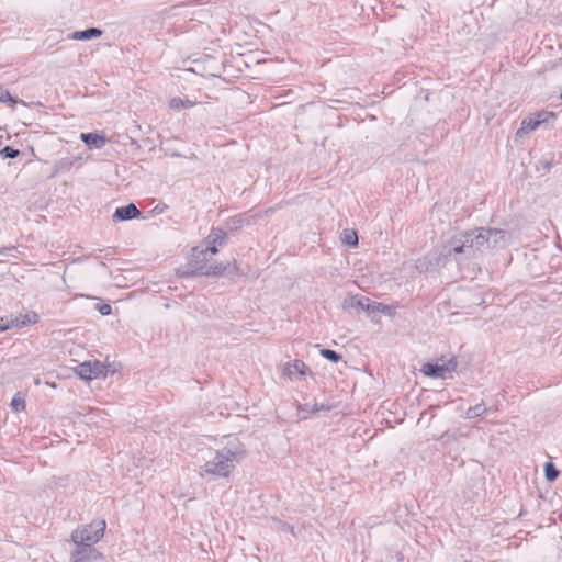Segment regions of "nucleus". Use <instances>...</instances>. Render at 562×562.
<instances>
[{
  "mask_svg": "<svg viewBox=\"0 0 562 562\" xmlns=\"http://www.w3.org/2000/svg\"><path fill=\"white\" fill-rule=\"evenodd\" d=\"M510 234L507 231L490 227H479L454 235L442 247L440 256H459L465 259L476 257L492 249H501L508 245Z\"/></svg>",
  "mask_w": 562,
  "mask_h": 562,
  "instance_id": "nucleus-1",
  "label": "nucleus"
},
{
  "mask_svg": "<svg viewBox=\"0 0 562 562\" xmlns=\"http://www.w3.org/2000/svg\"><path fill=\"white\" fill-rule=\"evenodd\" d=\"M244 457L245 450L237 440H233L225 447L211 452L203 470L211 475L227 477Z\"/></svg>",
  "mask_w": 562,
  "mask_h": 562,
  "instance_id": "nucleus-2",
  "label": "nucleus"
},
{
  "mask_svg": "<svg viewBox=\"0 0 562 562\" xmlns=\"http://www.w3.org/2000/svg\"><path fill=\"white\" fill-rule=\"evenodd\" d=\"M190 267L193 274L207 277L231 274L237 271L235 263L211 261L207 250H203V245L193 248Z\"/></svg>",
  "mask_w": 562,
  "mask_h": 562,
  "instance_id": "nucleus-3",
  "label": "nucleus"
},
{
  "mask_svg": "<svg viewBox=\"0 0 562 562\" xmlns=\"http://www.w3.org/2000/svg\"><path fill=\"white\" fill-rule=\"evenodd\" d=\"M105 521H93L89 525L78 527L71 532V541L75 544H95L104 535Z\"/></svg>",
  "mask_w": 562,
  "mask_h": 562,
  "instance_id": "nucleus-4",
  "label": "nucleus"
},
{
  "mask_svg": "<svg viewBox=\"0 0 562 562\" xmlns=\"http://www.w3.org/2000/svg\"><path fill=\"white\" fill-rule=\"evenodd\" d=\"M307 374L313 375V372L302 360L296 359L292 362H285L281 368V376L290 381Z\"/></svg>",
  "mask_w": 562,
  "mask_h": 562,
  "instance_id": "nucleus-5",
  "label": "nucleus"
},
{
  "mask_svg": "<svg viewBox=\"0 0 562 562\" xmlns=\"http://www.w3.org/2000/svg\"><path fill=\"white\" fill-rule=\"evenodd\" d=\"M457 368V361L454 359H450L443 363H426L423 366V373L432 378H441L445 379L446 374L451 373Z\"/></svg>",
  "mask_w": 562,
  "mask_h": 562,
  "instance_id": "nucleus-6",
  "label": "nucleus"
},
{
  "mask_svg": "<svg viewBox=\"0 0 562 562\" xmlns=\"http://www.w3.org/2000/svg\"><path fill=\"white\" fill-rule=\"evenodd\" d=\"M104 371L105 366L99 361H86L80 363L76 369V372L82 380H92L99 378L100 375L105 376Z\"/></svg>",
  "mask_w": 562,
  "mask_h": 562,
  "instance_id": "nucleus-7",
  "label": "nucleus"
},
{
  "mask_svg": "<svg viewBox=\"0 0 562 562\" xmlns=\"http://www.w3.org/2000/svg\"><path fill=\"white\" fill-rule=\"evenodd\" d=\"M77 548L71 552V562H93L101 560L103 555L98 552L93 546L76 544Z\"/></svg>",
  "mask_w": 562,
  "mask_h": 562,
  "instance_id": "nucleus-8",
  "label": "nucleus"
},
{
  "mask_svg": "<svg viewBox=\"0 0 562 562\" xmlns=\"http://www.w3.org/2000/svg\"><path fill=\"white\" fill-rule=\"evenodd\" d=\"M38 319V316L35 312L26 313L21 317L15 318H0V331H4L11 327L21 328L23 326H29L31 324H35Z\"/></svg>",
  "mask_w": 562,
  "mask_h": 562,
  "instance_id": "nucleus-9",
  "label": "nucleus"
},
{
  "mask_svg": "<svg viewBox=\"0 0 562 562\" xmlns=\"http://www.w3.org/2000/svg\"><path fill=\"white\" fill-rule=\"evenodd\" d=\"M370 306V299L360 295H348L342 301V310L346 312H366Z\"/></svg>",
  "mask_w": 562,
  "mask_h": 562,
  "instance_id": "nucleus-10",
  "label": "nucleus"
},
{
  "mask_svg": "<svg viewBox=\"0 0 562 562\" xmlns=\"http://www.w3.org/2000/svg\"><path fill=\"white\" fill-rule=\"evenodd\" d=\"M330 405L317 404H297V420L307 419L311 415L321 412V411H330Z\"/></svg>",
  "mask_w": 562,
  "mask_h": 562,
  "instance_id": "nucleus-11",
  "label": "nucleus"
},
{
  "mask_svg": "<svg viewBox=\"0 0 562 562\" xmlns=\"http://www.w3.org/2000/svg\"><path fill=\"white\" fill-rule=\"evenodd\" d=\"M140 215V212L134 203H130L125 206L117 207L113 214V221H128L136 218Z\"/></svg>",
  "mask_w": 562,
  "mask_h": 562,
  "instance_id": "nucleus-12",
  "label": "nucleus"
},
{
  "mask_svg": "<svg viewBox=\"0 0 562 562\" xmlns=\"http://www.w3.org/2000/svg\"><path fill=\"white\" fill-rule=\"evenodd\" d=\"M80 138L89 148L94 149L102 148L106 143V138L97 133H81Z\"/></svg>",
  "mask_w": 562,
  "mask_h": 562,
  "instance_id": "nucleus-13",
  "label": "nucleus"
},
{
  "mask_svg": "<svg viewBox=\"0 0 562 562\" xmlns=\"http://www.w3.org/2000/svg\"><path fill=\"white\" fill-rule=\"evenodd\" d=\"M368 307L369 308H367V314L372 319H375V315L380 314V313L387 315V316H392L394 314V308L392 306L384 305L379 302H373L371 300H370V306H368Z\"/></svg>",
  "mask_w": 562,
  "mask_h": 562,
  "instance_id": "nucleus-14",
  "label": "nucleus"
},
{
  "mask_svg": "<svg viewBox=\"0 0 562 562\" xmlns=\"http://www.w3.org/2000/svg\"><path fill=\"white\" fill-rule=\"evenodd\" d=\"M102 35V31L98 27H89L83 31H76L70 35V38L76 41H88L92 38L100 37Z\"/></svg>",
  "mask_w": 562,
  "mask_h": 562,
  "instance_id": "nucleus-15",
  "label": "nucleus"
},
{
  "mask_svg": "<svg viewBox=\"0 0 562 562\" xmlns=\"http://www.w3.org/2000/svg\"><path fill=\"white\" fill-rule=\"evenodd\" d=\"M541 123V120L535 117L525 119L521 126L516 132V137H522L525 134L535 131Z\"/></svg>",
  "mask_w": 562,
  "mask_h": 562,
  "instance_id": "nucleus-16",
  "label": "nucleus"
},
{
  "mask_svg": "<svg viewBox=\"0 0 562 562\" xmlns=\"http://www.w3.org/2000/svg\"><path fill=\"white\" fill-rule=\"evenodd\" d=\"M487 412H488V408L486 407V405L483 402H481L474 406L469 407L464 414V418L473 419V418L484 415Z\"/></svg>",
  "mask_w": 562,
  "mask_h": 562,
  "instance_id": "nucleus-17",
  "label": "nucleus"
},
{
  "mask_svg": "<svg viewBox=\"0 0 562 562\" xmlns=\"http://www.w3.org/2000/svg\"><path fill=\"white\" fill-rule=\"evenodd\" d=\"M206 239L209 244H216L222 246L225 243L226 233L223 229L213 228Z\"/></svg>",
  "mask_w": 562,
  "mask_h": 562,
  "instance_id": "nucleus-18",
  "label": "nucleus"
},
{
  "mask_svg": "<svg viewBox=\"0 0 562 562\" xmlns=\"http://www.w3.org/2000/svg\"><path fill=\"white\" fill-rule=\"evenodd\" d=\"M194 104V102L188 99L172 98L169 102V108L173 111H179L181 109L192 108Z\"/></svg>",
  "mask_w": 562,
  "mask_h": 562,
  "instance_id": "nucleus-19",
  "label": "nucleus"
},
{
  "mask_svg": "<svg viewBox=\"0 0 562 562\" xmlns=\"http://www.w3.org/2000/svg\"><path fill=\"white\" fill-rule=\"evenodd\" d=\"M434 259H438L437 255L434 252V254H429L428 256H426L425 258L423 259H419L417 261V265H416V268L419 272H425V271H428L431 267H434L435 265L432 263V260Z\"/></svg>",
  "mask_w": 562,
  "mask_h": 562,
  "instance_id": "nucleus-20",
  "label": "nucleus"
},
{
  "mask_svg": "<svg viewBox=\"0 0 562 562\" xmlns=\"http://www.w3.org/2000/svg\"><path fill=\"white\" fill-rule=\"evenodd\" d=\"M341 241L345 244V245H348L350 247H355L358 245V236H357V233L355 231H350V229H345L342 233H341Z\"/></svg>",
  "mask_w": 562,
  "mask_h": 562,
  "instance_id": "nucleus-21",
  "label": "nucleus"
},
{
  "mask_svg": "<svg viewBox=\"0 0 562 562\" xmlns=\"http://www.w3.org/2000/svg\"><path fill=\"white\" fill-rule=\"evenodd\" d=\"M72 158H61L55 162V172L67 171L74 164Z\"/></svg>",
  "mask_w": 562,
  "mask_h": 562,
  "instance_id": "nucleus-22",
  "label": "nucleus"
},
{
  "mask_svg": "<svg viewBox=\"0 0 562 562\" xmlns=\"http://www.w3.org/2000/svg\"><path fill=\"white\" fill-rule=\"evenodd\" d=\"M544 475L549 482H553L558 477L559 471L551 462H548L544 465Z\"/></svg>",
  "mask_w": 562,
  "mask_h": 562,
  "instance_id": "nucleus-23",
  "label": "nucleus"
},
{
  "mask_svg": "<svg viewBox=\"0 0 562 562\" xmlns=\"http://www.w3.org/2000/svg\"><path fill=\"white\" fill-rule=\"evenodd\" d=\"M321 355L325 359H327V360H329L331 362H335V363L338 362L341 359L340 355L337 353L336 351L331 350V349H322L321 350Z\"/></svg>",
  "mask_w": 562,
  "mask_h": 562,
  "instance_id": "nucleus-24",
  "label": "nucleus"
},
{
  "mask_svg": "<svg viewBox=\"0 0 562 562\" xmlns=\"http://www.w3.org/2000/svg\"><path fill=\"white\" fill-rule=\"evenodd\" d=\"M0 102H2V103H7V102L16 103L18 100L11 95L9 90H7L2 86H0Z\"/></svg>",
  "mask_w": 562,
  "mask_h": 562,
  "instance_id": "nucleus-25",
  "label": "nucleus"
},
{
  "mask_svg": "<svg viewBox=\"0 0 562 562\" xmlns=\"http://www.w3.org/2000/svg\"><path fill=\"white\" fill-rule=\"evenodd\" d=\"M20 154V151L18 149H14L10 146H5L4 148L1 149L0 151V155L3 157V158H15L18 157Z\"/></svg>",
  "mask_w": 562,
  "mask_h": 562,
  "instance_id": "nucleus-26",
  "label": "nucleus"
},
{
  "mask_svg": "<svg viewBox=\"0 0 562 562\" xmlns=\"http://www.w3.org/2000/svg\"><path fill=\"white\" fill-rule=\"evenodd\" d=\"M11 406L15 412H19L24 409L25 402L22 397L19 396V394H16L11 401Z\"/></svg>",
  "mask_w": 562,
  "mask_h": 562,
  "instance_id": "nucleus-27",
  "label": "nucleus"
},
{
  "mask_svg": "<svg viewBox=\"0 0 562 562\" xmlns=\"http://www.w3.org/2000/svg\"><path fill=\"white\" fill-rule=\"evenodd\" d=\"M203 250H207V255L211 257L215 254H217V245L216 244H209L207 239L203 244Z\"/></svg>",
  "mask_w": 562,
  "mask_h": 562,
  "instance_id": "nucleus-28",
  "label": "nucleus"
},
{
  "mask_svg": "<svg viewBox=\"0 0 562 562\" xmlns=\"http://www.w3.org/2000/svg\"><path fill=\"white\" fill-rule=\"evenodd\" d=\"M95 308L100 312L102 315H109L112 312V307L109 304H97Z\"/></svg>",
  "mask_w": 562,
  "mask_h": 562,
  "instance_id": "nucleus-29",
  "label": "nucleus"
},
{
  "mask_svg": "<svg viewBox=\"0 0 562 562\" xmlns=\"http://www.w3.org/2000/svg\"><path fill=\"white\" fill-rule=\"evenodd\" d=\"M561 99H562V92H561Z\"/></svg>",
  "mask_w": 562,
  "mask_h": 562,
  "instance_id": "nucleus-30",
  "label": "nucleus"
}]
</instances>
